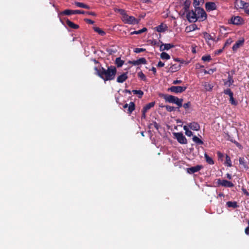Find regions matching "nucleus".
Instances as JSON below:
<instances>
[{
    "label": "nucleus",
    "mask_w": 249,
    "mask_h": 249,
    "mask_svg": "<svg viewBox=\"0 0 249 249\" xmlns=\"http://www.w3.org/2000/svg\"><path fill=\"white\" fill-rule=\"evenodd\" d=\"M174 45L172 44L167 43L163 44L162 43L161 45L160 46V51H163L164 50H168L174 47Z\"/></svg>",
    "instance_id": "a211bd4d"
},
{
    "label": "nucleus",
    "mask_w": 249,
    "mask_h": 249,
    "mask_svg": "<svg viewBox=\"0 0 249 249\" xmlns=\"http://www.w3.org/2000/svg\"><path fill=\"white\" fill-rule=\"evenodd\" d=\"M164 66V63L162 62L161 61H159L157 64V67H162Z\"/></svg>",
    "instance_id": "5fc2aeb1"
},
{
    "label": "nucleus",
    "mask_w": 249,
    "mask_h": 249,
    "mask_svg": "<svg viewBox=\"0 0 249 249\" xmlns=\"http://www.w3.org/2000/svg\"><path fill=\"white\" fill-rule=\"evenodd\" d=\"M180 68V65L177 64H173L169 68V71L171 72H175L178 71Z\"/></svg>",
    "instance_id": "5701e85b"
},
{
    "label": "nucleus",
    "mask_w": 249,
    "mask_h": 249,
    "mask_svg": "<svg viewBox=\"0 0 249 249\" xmlns=\"http://www.w3.org/2000/svg\"><path fill=\"white\" fill-rule=\"evenodd\" d=\"M245 11L248 15H249V8L248 9H247V8L245 9Z\"/></svg>",
    "instance_id": "774afa93"
},
{
    "label": "nucleus",
    "mask_w": 249,
    "mask_h": 249,
    "mask_svg": "<svg viewBox=\"0 0 249 249\" xmlns=\"http://www.w3.org/2000/svg\"><path fill=\"white\" fill-rule=\"evenodd\" d=\"M234 6L236 9H246L249 6V3L245 2L242 0H236L234 3Z\"/></svg>",
    "instance_id": "0eeeda50"
},
{
    "label": "nucleus",
    "mask_w": 249,
    "mask_h": 249,
    "mask_svg": "<svg viewBox=\"0 0 249 249\" xmlns=\"http://www.w3.org/2000/svg\"><path fill=\"white\" fill-rule=\"evenodd\" d=\"M197 13L196 11L189 12L186 15V17L188 21L190 22H195L198 20Z\"/></svg>",
    "instance_id": "7ed1b4c3"
},
{
    "label": "nucleus",
    "mask_w": 249,
    "mask_h": 249,
    "mask_svg": "<svg viewBox=\"0 0 249 249\" xmlns=\"http://www.w3.org/2000/svg\"><path fill=\"white\" fill-rule=\"evenodd\" d=\"M147 63V61L145 58H140L136 60L129 61V63L133 65H139L141 64H145Z\"/></svg>",
    "instance_id": "9b49d317"
},
{
    "label": "nucleus",
    "mask_w": 249,
    "mask_h": 249,
    "mask_svg": "<svg viewBox=\"0 0 249 249\" xmlns=\"http://www.w3.org/2000/svg\"><path fill=\"white\" fill-rule=\"evenodd\" d=\"M181 83H182V81L181 80H174L173 81V84H175V85H176V84H180Z\"/></svg>",
    "instance_id": "6e6d98bb"
},
{
    "label": "nucleus",
    "mask_w": 249,
    "mask_h": 249,
    "mask_svg": "<svg viewBox=\"0 0 249 249\" xmlns=\"http://www.w3.org/2000/svg\"><path fill=\"white\" fill-rule=\"evenodd\" d=\"M217 183L218 185H221L222 186H224L226 187H233L234 185L233 184L229 181H228L227 180H221L220 179H218L217 180Z\"/></svg>",
    "instance_id": "1a4fd4ad"
},
{
    "label": "nucleus",
    "mask_w": 249,
    "mask_h": 249,
    "mask_svg": "<svg viewBox=\"0 0 249 249\" xmlns=\"http://www.w3.org/2000/svg\"><path fill=\"white\" fill-rule=\"evenodd\" d=\"M85 14H87L88 15H91V16H96V14L94 12H86Z\"/></svg>",
    "instance_id": "052dcab7"
},
{
    "label": "nucleus",
    "mask_w": 249,
    "mask_h": 249,
    "mask_svg": "<svg viewBox=\"0 0 249 249\" xmlns=\"http://www.w3.org/2000/svg\"><path fill=\"white\" fill-rule=\"evenodd\" d=\"M124 108H127V113L131 114L135 108V105L134 102H131L129 104H125L124 105Z\"/></svg>",
    "instance_id": "f8f14e48"
},
{
    "label": "nucleus",
    "mask_w": 249,
    "mask_h": 249,
    "mask_svg": "<svg viewBox=\"0 0 249 249\" xmlns=\"http://www.w3.org/2000/svg\"><path fill=\"white\" fill-rule=\"evenodd\" d=\"M244 42L245 40L243 38L236 42V43L234 44L232 48L233 51L236 52L239 48L243 46Z\"/></svg>",
    "instance_id": "2eb2a0df"
},
{
    "label": "nucleus",
    "mask_w": 249,
    "mask_h": 249,
    "mask_svg": "<svg viewBox=\"0 0 249 249\" xmlns=\"http://www.w3.org/2000/svg\"><path fill=\"white\" fill-rule=\"evenodd\" d=\"M183 129L185 131V132L186 131V130H189V128L186 125H184L183 126Z\"/></svg>",
    "instance_id": "69168bd1"
},
{
    "label": "nucleus",
    "mask_w": 249,
    "mask_h": 249,
    "mask_svg": "<svg viewBox=\"0 0 249 249\" xmlns=\"http://www.w3.org/2000/svg\"><path fill=\"white\" fill-rule=\"evenodd\" d=\"M163 99L165 100V102H168L170 103H174L175 102V99H176V96L168 95V94H163L162 95Z\"/></svg>",
    "instance_id": "f3484780"
},
{
    "label": "nucleus",
    "mask_w": 249,
    "mask_h": 249,
    "mask_svg": "<svg viewBox=\"0 0 249 249\" xmlns=\"http://www.w3.org/2000/svg\"><path fill=\"white\" fill-rule=\"evenodd\" d=\"M190 4V1L189 0H186L184 2V6L185 10L188 9Z\"/></svg>",
    "instance_id": "de8ad7c7"
},
{
    "label": "nucleus",
    "mask_w": 249,
    "mask_h": 249,
    "mask_svg": "<svg viewBox=\"0 0 249 249\" xmlns=\"http://www.w3.org/2000/svg\"><path fill=\"white\" fill-rule=\"evenodd\" d=\"M217 155L219 158H222L223 157V155L220 152H217Z\"/></svg>",
    "instance_id": "e2e57ef3"
},
{
    "label": "nucleus",
    "mask_w": 249,
    "mask_h": 249,
    "mask_svg": "<svg viewBox=\"0 0 249 249\" xmlns=\"http://www.w3.org/2000/svg\"><path fill=\"white\" fill-rule=\"evenodd\" d=\"M219 40V38L218 37L216 38L215 37H214L213 41H214L215 42H217Z\"/></svg>",
    "instance_id": "338daca9"
},
{
    "label": "nucleus",
    "mask_w": 249,
    "mask_h": 249,
    "mask_svg": "<svg viewBox=\"0 0 249 249\" xmlns=\"http://www.w3.org/2000/svg\"><path fill=\"white\" fill-rule=\"evenodd\" d=\"M93 30L95 32L97 33L101 36H104L106 35L105 32H104L103 30H102L101 29H100L99 27H94Z\"/></svg>",
    "instance_id": "7c9ffc66"
},
{
    "label": "nucleus",
    "mask_w": 249,
    "mask_h": 249,
    "mask_svg": "<svg viewBox=\"0 0 249 249\" xmlns=\"http://www.w3.org/2000/svg\"><path fill=\"white\" fill-rule=\"evenodd\" d=\"M124 61L121 59L120 57H117L115 61V64L117 67H121L124 64Z\"/></svg>",
    "instance_id": "bb28decb"
},
{
    "label": "nucleus",
    "mask_w": 249,
    "mask_h": 249,
    "mask_svg": "<svg viewBox=\"0 0 249 249\" xmlns=\"http://www.w3.org/2000/svg\"><path fill=\"white\" fill-rule=\"evenodd\" d=\"M168 29L167 26L163 23L160 24V25L156 26L155 28V30H156L158 32H164L166 31Z\"/></svg>",
    "instance_id": "6ab92c4d"
},
{
    "label": "nucleus",
    "mask_w": 249,
    "mask_h": 249,
    "mask_svg": "<svg viewBox=\"0 0 249 249\" xmlns=\"http://www.w3.org/2000/svg\"><path fill=\"white\" fill-rule=\"evenodd\" d=\"M146 113V111H144V110H143V109L142 110V118H143V119L145 118V117H146V115H145Z\"/></svg>",
    "instance_id": "bf43d9fd"
},
{
    "label": "nucleus",
    "mask_w": 249,
    "mask_h": 249,
    "mask_svg": "<svg viewBox=\"0 0 249 249\" xmlns=\"http://www.w3.org/2000/svg\"><path fill=\"white\" fill-rule=\"evenodd\" d=\"M242 190L245 195L249 196V193L247 191V190L245 188H242Z\"/></svg>",
    "instance_id": "864d4df0"
},
{
    "label": "nucleus",
    "mask_w": 249,
    "mask_h": 249,
    "mask_svg": "<svg viewBox=\"0 0 249 249\" xmlns=\"http://www.w3.org/2000/svg\"><path fill=\"white\" fill-rule=\"evenodd\" d=\"M232 40L231 38L228 39L225 43L224 47L231 44L232 43Z\"/></svg>",
    "instance_id": "8fccbe9b"
},
{
    "label": "nucleus",
    "mask_w": 249,
    "mask_h": 249,
    "mask_svg": "<svg viewBox=\"0 0 249 249\" xmlns=\"http://www.w3.org/2000/svg\"><path fill=\"white\" fill-rule=\"evenodd\" d=\"M245 232L247 235H249V226H248L246 228V229L245 230Z\"/></svg>",
    "instance_id": "13d9d810"
},
{
    "label": "nucleus",
    "mask_w": 249,
    "mask_h": 249,
    "mask_svg": "<svg viewBox=\"0 0 249 249\" xmlns=\"http://www.w3.org/2000/svg\"><path fill=\"white\" fill-rule=\"evenodd\" d=\"M132 92L134 94H138V95H139V98H141L142 97V95L143 94V91L141 90H133L132 91Z\"/></svg>",
    "instance_id": "e433bc0d"
},
{
    "label": "nucleus",
    "mask_w": 249,
    "mask_h": 249,
    "mask_svg": "<svg viewBox=\"0 0 249 249\" xmlns=\"http://www.w3.org/2000/svg\"><path fill=\"white\" fill-rule=\"evenodd\" d=\"M230 102L233 105H236L237 102L235 101L233 95H232L230 97Z\"/></svg>",
    "instance_id": "c03bdc74"
},
{
    "label": "nucleus",
    "mask_w": 249,
    "mask_h": 249,
    "mask_svg": "<svg viewBox=\"0 0 249 249\" xmlns=\"http://www.w3.org/2000/svg\"><path fill=\"white\" fill-rule=\"evenodd\" d=\"M75 4L78 7L83 8L87 9H89L90 8L89 6L88 5L85 4L84 3L80 2H75Z\"/></svg>",
    "instance_id": "c85d7f7f"
},
{
    "label": "nucleus",
    "mask_w": 249,
    "mask_h": 249,
    "mask_svg": "<svg viewBox=\"0 0 249 249\" xmlns=\"http://www.w3.org/2000/svg\"><path fill=\"white\" fill-rule=\"evenodd\" d=\"M202 167V165H198L196 166L187 168L186 170L188 173L191 174L199 171Z\"/></svg>",
    "instance_id": "ddd939ff"
},
{
    "label": "nucleus",
    "mask_w": 249,
    "mask_h": 249,
    "mask_svg": "<svg viewBox=\"0 0 249 249\" xmlns=\"http://www.w3.org/2000/svg\"><path fill=\"white\" fill-rule=\"evenodd\" d=\"M226 205L228 207H231L233 208H236L238 207L236 201H228L226 203Z\"/></svg>",
    "instance_id": "2f4dec72"
},
{
    "label": "nucleus",
    "mask_w": 249,
    "mask_h": 249,
    "mask_svg": "<svg viewBox=\"0 0 249 249\" xmlns=\"http://www.w3.org/2000/svg\"><path fill=\"white\" fill-rule=\"evenodd\" d=\"M127 78V72H124L117 77V82L120 83H122L124 82Z\"/></svg>",
    "instance_id": "412c9836"
},
{
    "label": "nucleus",
    "mask_w": 249,
    "mask_h": 249,
    "mask_svg": "<svg viewBox=\"0 0 249 249\" xmlns=\"http://www.w3.org/2000/svg\"><path fill=\"white\" fill-rule=\"evenodd\" d=\"M224 49V47L221 49H219V50L216 51L215 52V54L216 55L219 54L223 51Z\"/></svg>",
    "instance_id": "603ef678"
},
{
    "label": "nucleus",
    "mask_w": 249,
    "mask_h": 249,
    "mask_svg": "<svg viewBox=\"0 0 249 249\" xmlns=\"http://www.w3.org/2000/svg\"><path fill=\"white\" fill-rule=\"evenodd\" d=\"M182 106L185 109H187L190 107L191 106V103L190 102H188L184 104Z\"/></svg>",
    "instance_id": "09e8293b"
},
{
    "label": "nucleus",
    "mask_w": 249,
    "mask_h": 249,
    "mask_svg": "<svg viewBox=\"0 0 249 249\" xmlns=\"http://www.w3.org/2000/svg\"><path fill=\"white\" fill-rule=\"evenodd\" d=\"M145 51V49L144 48H136L134 49V52L136 53H140Z\"/></svg>",
    "instance_id": "37998d69"
},
{
    "label": "nucleus",
    "mask_w": 249,
    "mask_h": 249,
    "mask_svg": "<svg viewBox=\"0 0 249 249\" xmlns=\"http://www.w3.org/2000/svg\"><path fill=\"white\" fill-rule=\"evenodd\" d=\"M201 0H194L193 4L194 6L197 8V6H198L200 4V1Z\"/></svg>",
    "instance_id": "a18cd8bd"
},
{
    "label": "nucleus",
    "mask_w": 249,
    "mask_h": 249,
    "mask_svg": "<svg viewBox=\"0 0 249 249\" xmlns=\"http://www.w3.org/2000/svg\"><path fill=\"white\" fill-rule=\"evenodd\" d=\"M160 58L163 60H168L170 58V56L165 52H162L160 54Z\"/></svg>",
    "instance_id": "72a5a7b5"
},
{
    "label": "nucleus",
    "mask_w": 249,
    "mask_h": 249,
    "mask_svg": "<svg viewBox=\"0 0 249 249\" xmlns=\"http://www.w3.org/2000/svg\"><path fill=\"white\" fill-rule=\"evenodd\" d=\"M188 125V127L193 130L198 131L200 129L199 124L196 122L189 123Z\"/></svg>",
    "instance_id": "4be33fe9"
},
{
    "label": "nucleus",
    "mask_w": 249,
    "mask_h": 249,
    "mask_svg": "<svg viewBox=\"0 0 249 249\" xmlns=\"http://www.w3.org/2000/svg\"><path fill=\"white\" fill-rule=\"evenodd\" d=\"M165 107L166 108V110L169 112H172L176 110V108L174 107L170 106H165Z\"/></svg>",
    "instance_id": "58836bf2"
},
{
    "label": "nucleus",
    "mask_w": 249,
    "mask_h": 249,
    "mask_svg": "<svg viewBox=\"0 0 249 249\" xmlns=\"http://www.w3.org/2000/svg\"><path fill=\"white\" fill-rule=\"evenodd\" d=\"M182 99L178 98L177 97H176V99H175V102H174V104H176L178 107H180L182 106Z\"/></svg>",
    "instance_id": "c756f323"
},
{
    "label": "nucleus",
    "mask_w": 249,
    "mask_h": 249,
    "mask_svg": "<svg viewBox=\"0 0 249 249\" xmlns=\"http://www.w3.org/2000/svg\"><path fill=\"white\" fill-rule=\"evenodd\" d=\"M178 142L181 144H186L187 140L182 133H175L174 134Z\"/></svg>",
    "instance_id": "423d86ee"
},
{
    "label": "nucleus",
    "mask_w": 249,
    "mask_h": 249,
    "mask_svg": "<svg viewBox=\"0 0 249 249\" xmlns=\"http://www.w3.org/2000/svg\"><path fill=\"white\" fill-rule=\"evenodd\" d=\"M66 23L69 27L72 29H76L79 28V26L78 25L74 24L69 19L67 20Z\"/></svg>",
    "instance_id": "393cba45"
},
{
    "label": "nucleus",
    "mask_w": 249,
    "mask_h": 249,
    "mask_svg": "<svg viewBox=\"0 0 249 249\" xmlns=\"http://www.w3.org/2000/svg\"><path fill=\"white\" fill-rule=\"evenodd\" d=\"M204 157L208 163L211 165H213L214 164V162L213 159L211 157H210L206 153L204 154Z\"/></svg>",
    "instance_id": "473e14b6"
},
{
    "label": "nucleus",
    "mask_w": 249,
    "mask_h": 249,
    "mask_svg": "<svg viewBox=\"0 0 249 249\" xmlns=\"http://www.w3.org/2000/svg\"><path fill=\"white\" fill-rule=\"evenodd\" d=\"M185 134L188 136H191L193 135V132L189 129L188 130H186Z\"/></svg>",
    "instance_id": "3c124183"
},
{
    "label": "nucleus",
    "mask_w": 249,
    "mask_h": 249,
    "mask_svg": "<svg viewBox=\"0 0 249 249\" xmlns=\"http://www.w3.org/2000/svg\"><path fill=\"white\" fill-rule=\"evenodd\" d=\"M117 11L122 15V20L125 24H135L138 23V20L134 17L128 16L124 10L119 9Z\"/></svg>",
    "instance_id": "f03ea898"
},
{
    "label": "nucleus",
    "mask_w": 249,
    "mask_h": 249,
    "mask_svg": "<svg viewBox=\"0 0 249 249\" xmlns=\"http://www.w3.org/2000/svg\"><path fill=\"white\" fill-rule=\"evenodd\" d=\"M107 51L109 54H113L116 52V50L113 49H107Z\"/></svg>",
    "instance_id": "49530a36"
},
{
    "label": "nucleus",
    "mask_w": 249,
    "mask_h": 249,
    "mask_svg": "<svg viewBox=\"0 0 249 249\" xmlns=\"http://www.w3.org/2000/svg\"><path fill=\"white\" fill-rule=\"evenodd\" d=\"M203 37L206 40V42L208 44V45L210 46H211V44L210 42V40L213 41L214 36H213L212 35L208 34L207 32L203 33Z\"/></svg>",
    "instance_id": "4468645a"
},
{
    "label": "nucleus",
    "mask_w": 249,
    "mask_h": 249,
    "mask_svg": "<svg viewBox=\"0 0 249 249\" xmlns=\"http://www.w3.org/2000/svg\"><path fill=\"white\" fill-rule=\"evenodd\" d=\"M231 22L234 25H240L243 23V19L239 16H235L231 18Z\"/></svg>",
    "instance_id": "9d476101"
},
{
    "label": "nucleus",
    "mask_w": 249,
    "mask_h": 249,
    "mask_svg": "<svg viewBox=\"0 0 249 249\" xmlns=\"http://www.w3.org/2000/svg\"><path fill=\"white\" fill-rule=\"evenodd\" d=\"M206 9L208 11H211L216 9V5L214 2H208L205 4Z\"/></svg>",
    "instance_id": "dca6fc26"
},
{
    "label": "nucleus",
    "mask_w": 249,
    "mask_h": 249,
    "mask_svg": "<svg viewBox=\"0 0 249 249\" xmlns=\"http://www.w3.org/2000/svg\"><path fill=\"white\" fill-rule=\"evenodd\" d=\"M239 161L240 165L241 166V168L246 170L249 169L248 164L244 158L240 157L239 159Z\"/></svg>",
    "instance_id": "aec40b11"
},
{
    "label": "nucleus",
    "mask_w": 249,
    "mask_h": 249,
    "mask_svg": "<svg viewBox=\"0 0 249 249\" xmlns=\"http://www.w3.org/2000/svg\"><path fill=\"white\" fill-rule=\"evenodd\" d=\"M224 93L226 95H228L230 97L232 95H233V92L230 89H225L224 91Z\"/></svg>",
    "instance_id": "a19ab883"
},
{
    "label": "nucleus",
    "mask_w": 249,
    "mask_h": 249,
    "mask_svg": "<svg viewBox=\"0 0 249 249\" xmlns=\"http://www.w3.org/2000/svg\"><path fill=\"white\" fill-rule=\"evenodd\" d=\"M86 12L83 10H70L67 9L61 13L62 15H70L72 14H85Z\"/></svg>",
    "instance_id": "39448f33"
},
{
    "label": "nucleus",
    "mask_w": 249,
    "mask_h": 249,
    "mask_svg": "<svg viewBox=\"0 0 249 249\" xmlns=\"http://www.w3.org/2000/svg\"><path fill=\"white\" fill-rule=\"evenodd\" d=\"M155 104V103L154 102H152L151 103H149L143 107V110H144V111H147L148 110H149L151 108L153 107Z\"/></svg>",
    "instance_id": "cd10ccee"
},
{
    "label": "nucleus",
    "mask_w": 249,
    "mask_h": 249,
    "mask_svg": "<svg viewBox=\"0 0 249 249\" xmlns=\"http://www.w3.org/2000/svg\"><path fill=\"white\" fill-rule=\"evenodd\" d=\"M85 21L89 24H93L94 23V21L89 19H86Z\"/></svg>",
    "instance_id": "4d7b16f0"
},
{
    "label": "nucleus",
    "mask_w": 249,
    "mask_h": 249,
    "mask_svg": "<svg viewBox=\"0 0 249 249\" xmlns=\"http://www.w3.org/2000/svg\"><path fill=\"white\" fill-rule=\"evenodd\" d=\"M147 30L146 28H143L141 30H139L138 31H134L132 33H131L132 34H140Z\"/></svg>",
    "instance_id": "ea45409f"
},
{
    "label": "nucleus",
    "mask_w": 249,
    "mask_h": 249,
    "mask_svg": "<svg viewBox=\"0 0 249 249\" xmlns=\"http://www.w3.org/2000/svg\"><path fill=\"white\" fill-rule=\"evenodd\" d=\"M225 164L227 165L228 167H231L232 166L231 165V160L230 157L228 155L226 156V161Z\"/></svg>",
    "instance_id": "c9c22d12"
},
{
    "label": "nucleus",
    "mask_w": 249,
    "mask_h": 249,
    "mask_svg": "<svg viewBox=\"0 0 249 249\" xmlns=\"http://www.w3.org/2000/svg\"><path fill=\"white\" fill-rule=\"evenodd\" d=\"M203 86L204 87L205 89L207 91H211L213 88V86L207 82H203Z\"/></svg>",
    "instance_id": "a878e982"
},
{
    "label": "nucleus",
    "mask_w": 249,
    "mask_h": 249,
    "mask_svg": "<svg viewBox=\"0 0 249 249\" xmlns=\"http://www.w3.org/2000/svg\"><path fill=\"white\" fill-rule=\"evenodd\" d=\"M138 77L141 78V79L145 81L146 80V78L144 74L142 71H140L138 73Z\"/></svg>",
    "instance_id": "4c0bfd02"
},
{
    "label": "nucleus",
    "mask_w": 249,
    "mask_h": 249,
    "mask_svg": "<svg viewBox=\"0 0 249 249\" xmlns=\"http://www.w3.org/2000/svg\"><path fill=\"white\" fill-rule=\"evenodd\" d=\"M193 140L195 142H196L197 144L200 145L203 143V141L196 136H194L193 137Z\"/></svg>",
    "instance_id": "f704fd0d"
},
{
    "label": "nucleus",
    "mask_w": 249,
    "mask_h": 249,
    "mask_svg": "<svg viewBox=\"0 0 249 249\" xmlns=\"http://www.w3.org/2000/svg\"><path fill=\"white\" fill-rule=\"evenodd\" d=\"M202 60L204 61H210L211 60V57L210 55L203 56Z\"/></svg>",
    "instance_id": "79ce46f5"
},
{
    "label": "nucleus",
    "mask_w": 249,
    "mask_h": 249,
    "mask_svg": "<svg viewBox=\"0 0 249 249\" xmlns=\"http://www.w3.org/2000/svg\"><path fill=\"white\" fill-rule=\"evenodd\" d=\"M234 81L232 79V77L230 74L228 75V80L224 82L225 85L228 86V87H230L233 83Z\"/></svg>",
    "instance_id": "b1692460"
},
{
    "label": "nucleus",
    "mask_w": 249,
    "mask_h": 249,
    "mask_svg": "<svg viewBox=\"0 0 249 249\" xmlns=\"http://www.w3.org/2000/svg\"><path fill=\"white\" fill-rule=\"evenodd\" d=\"M151 71H153V73H154L155 75H156V72H157V71H156V69L155 67H153L152 68V69H151Z\"/></svg>",
    "instance_id": "680f3d73"
},
{
    "label": "nucleus",
    "mask_w": 249,
    "mask_h": 249,
    "mask_svg": "<svg viewBox=\"0 0 249 249\" xmlns=\"http://www.w3.org/2000/svg\"><path fill=\"white\" fill-rule=\"evenodd\" d=\"M96 73L105 81L114 80L117 73L116 68L114 66L107 67V69L102 67L98 69L96 67L94 68Z\"/></svg>",
    "instance_id": "f257e3e1"
},
{
    "label": "nucleus",
    "mask_w": 249,
    "mask_h": 249,
    "mask_svg": "<svg viewBox=\"0 0 249 249\" xmlns=\"http://www.w3.org/2000/svg\"><path fill=\"white\" fill-rule=\"evenodd\" d=\"M186 88V87L172 86L169 89V90L176 93H181L185 91Z\"/></svg>",
    "instance_id": "6e6552de"
},
{
    "label": "nucleus",
    "mask_w": 249,
    "mask_h": 249,
    "mask_svg": "<svg viewBox=\"0 0 249 249\" xmlns=\"http://www.w3.org/2000/svg\"><path fill=\"white\" fill-rule=\"evenodd\" d=\"M226 176H227V178L229 179H231L232 177H231V174H229V173H227L226 174Z\"/></svg>",
    "instance_id": "0e129e2a"
},
{
    "label": "nucleus",
    "mask_w": 249,
    "mask_h": 249,
    "mask_svg": "<svg viewBox=\"0 0 249 249\" xmlns=\"http://www.w3.org/2000/svg\"><path fill=\"white\" fill-rule=\"evenodd\" d=\"M196 12L197 13L198 19L201 21H204L206 19L207 14L203 9L197 8L196 9Z\"/></svg>",
    "instance_id": "20e7f679"
}]
</instances>
